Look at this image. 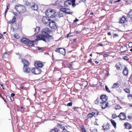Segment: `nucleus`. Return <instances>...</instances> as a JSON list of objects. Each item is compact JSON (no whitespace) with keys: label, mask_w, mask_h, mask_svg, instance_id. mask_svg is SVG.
<instances>
[{"label":"nucleus","mask_w":132,"mask_h":132,"mask_svg":"<svg viewBox=\"0 0 132 132\" xmlns=\"http://www.w3.org/2000/svg\"><path fill=\"white\" fill-rule=\"evenodd\" d=\"M51 32V30L48 28H45L42 30V34L36 36V38L34 40H31L26 38L23 37L20 41L22 43L30 46H34L36 42L39 40H42L47 42L53 39V36L49 35Z\"/></svg>","instance_id":"nucleus-1"},{"label":"nucleus","mask_w":132,"mask_h":132,"mask_svg":"<svg viewBox=\"0 0 132 132\" xmlns=\"http://www.w3.org/2000/svg\"><path fill=\"white\" fill-rule=\"evenodd\" d=\"M100 99L101 100L100 105L102 109H104L108 106L109 103L107 102L108 97L105 95H102L100 96Z\"/></svg>","instance_id":"nucleus-2"},{"label":"nucleus","mask_w":132,"mask_h":132,"mask_svg":"<svg viewBox=\"0 0 132 132\" xmlns=\"http://www.w3.org/2000/svg\"><path fill=\"white\" fill-rule=\"evenodd\" d=\"M15 9L19 13H23L26 12V8L23 5L18 4L15 6Z\"/></svg>","instance_id":"nucleus-3"},{"label":"nucleus","mask_w":132,"mask_h":132,"mask_svg":"<svg viewBox=\"0 0 132 132\" xmlns=\"http://www.w3.org/2000/svg\"><path fill=\"white\" fill-rule=\"evenodd\" d=\"M45 14L48 17L53 18L56 16V13L55 10L48 9L46 11Z\"/></svg>","instance_id":"nucleus-4"},{"label":"nucleus","mask_w":132,"mask_h":132,"mask_svg":"<svg viewBox=\"0 0 132 132\" xmlns=\"http://www.w3.org/2000/svg\"><path fill=\"white\" fill-rule=\"evenodd\" d=\"M128 21L127 17L125 15L123 16L119 20V23L121 24L123 23L124 27H127L128 26Z\"/></svg>","instance_id":"nucleus-5"},{"label":"nucleus","mask_w":132,"mask_h":132,"mask_svg":"<svg viewBox=\"0 0 132 132\" xmlns=\"http://www.w3.org/2000/svg\"><path fill=\"white\" fill-rule=\"evenodd\" d=\"M55 51L57 53H60L64 55H65V49L63 48H57L55 49Z\"/></svg>","instance_id":"nucleus-6"},{"label":"nucleus","mask_w":132,"mask_h":132,"mask_svg":"<svg viewBox=\"0 0 132 132\" xmlns=\"http://www.w3.org/2000/svg\"><path fill=\"white\" fill-rule=\"evenodd\" d=\"M125 66L121 64L120 62H118L116 64L115 67L118 71H121L122 70Z\"/></svg>","instance_id":"nucleus-7"},{"label":"nucleus","mask_w":132,"mask_h":132,"mask_svg":"<svg viewBox=\"0 0 132 132\" xmlns=\"http://www.w3.org/2000/svg\"><path fill=\"white\" fill-rule=\"evenodd\" d=\"M50 21H51L48 17L44 16L42 19L43 22L45 24H48Z\"/></svg>","instance_id":"nucleus-8"},{"label":"nucleus","mask_w":132,"mask_h":132,"mask_svg":"<svg viewBox=\"0 0 132 132\" xmlns=\"http://www.w3.org/2000/svg\"><path fill=\"white\" fill-rule=\"evenodd\" d=\"M118 117L120 119L122 120H125L126 118V114L124 112H121Z\"/></svg>","instance_id":"nucleus-9"},{"label":"nucleus","mask_w":132,"mask_h":132,"mask_svg":"<svg viewBox=\"0 0 132 132\" xmlns=\"http://www.w3.org/2000/svg\"><path fill=\"white\" fill-rule=\"evenodd\" d=\"M43 65V63L40 61L36 62L35 63V65L37 68H42Z\"/></svg>","instance_id":"nucleus-10"},{"label":"nucleus","mask_w":132,"mask_h":132,"mask_svg":"<svg viewBox=\"0 0 132 132\" xmlns=\"http://www.w3.org/2000/svg\"><path fill=\"white\" fill-rule=\"evenodd\" d=\"M23 71L26 73H29L30 72V69L29 66H23Z\"/></svg>","instance_id":"nucleus-11"},{"label":"nucleus","mask_w":132,"mask_h":132,"mask_svg":"<svg viewBox=\"0 0 132 132\" xmlns=\"http://www.w3.org/2000/svg\"><path fill=\"white\" fill-rule=\"evenodd\" d=\"M51 21H50L48 23L50 27L51 28L53 29L56 28V26L55 22L53 21H52L51 22Z\"/></svg>","instance_id":"nucleus-12"},{"label":"nucleus","mask_w":132,"mask_h":132,"mask_svg":"<svg viewBox=\"0 0 132 132\" xmlns=\"http://www.w3.org/2000/svg\"><path fill=\"white\" fill-rule=\"evenodd\" d=\"M61 10L64 12L65 13L68 14H71L72 13V12L70 11V9L68 8H62L61 9Z\"/></svg>","instance_id":"nucleus-13"},{"label":"nucleus","mask_w":132,"mask_h":132,"mask_svg":"<svg viewBox=\"0 0 132 132\" xmlns=\"http://www.w3.org/2000/svg\"><path fill=\"white\" fill-rule=\"evenodd\" d=\"M128 50L127 46L125 45L122 46L120 49V51L121 53L125 52Z\"/></svg>","instance_id":"nucleus-14"},{"label":"nucleus","mask_w":132,"mask_h":132,"mask_svg":"<svg viewBox=\"0 0 132 132\" xmlns=\"http://www.w3.org/2000/svg\"><path fill=\"white\" fill-rule=\"evenodd\" d=\"M21 62L23 64V66H29V63L26 60L23 59L21 60Z\"/></svg>","instance_id":"nucleus-15"},{"label":"nucleus","mask_w":132,"mask_h":132,"mask_svg":"<svg viewBox=\"0 0 132 132\" xmlns=\"http://www.w3.org/2000/svg\"><path fill=\"white\" fill-rule=\"evenodd\" d=\"M124 126L127 129H130L132 127L131 124L128 122H126L125 123Z\"/></svg>","instance_id":"nucleus-16"},{"label":"nucleus","mask_w":132,"mask_h":132,"mask_svg":"<svg viewBox=\"0 0 132 132\" xmlns=\"http://www.w3.org/2000/svg\"><path fill=\"white\" fill-rule=\"evenodd\" d=\"M98 112L96 110H93L91 114H92L93 116L94 117H96L98 115Z\"/></svg>","instance_id":"nucleus-17"},{"label":"nucleus","mask_w":132,"mask_h":132,"mask_svg":"<svg viewBox=\"0 0 132 132\" xmlns=\"http://www.w3.org/2000/svg\"><path fill=\"white\" fill-rule=\"evenodd\" d=\"M31 8L34 10H37L38 9V6L36 4L33 3L31 6Z\"/></svg>","instance_id":"nucleus-18"},{"label":"nucleus","mask_w":132,"mask_h":132,"mask_svg":"<svg viewBox=\"0 0 132 132\" xmlns=\"http://www.w3.org/2000/svg\"><path fill=\"white\" fill-rule=\"evenodd\" d=\"M16 18L15 16L13 17L12 20H10L7 22L9 24H13L16 21Z\"/></svg>","instance_id":"nucleus-19"},{"label":"nucleus","mask_w":132,"mask_h":132,"mask_svg":"<svg viewBox=\"0 0 132 132\" xmlns=\"http://www.w3.org/2000/svg\"><path fill=\"white\" fill-rule=\"evenodd\" d=\"M123 73L124 75L126 76L128 75V68L126 67H125L123 71Z\"/></svg>","instance_id":"nucleus-20"},{"label":"nucleus","mask_w":132,"mask_h":132,"mask_svg":"<svg viewBox=\"0 0 132 132\" xmlns=\"http://www.w3.org/2000/svg\"><path fill=\"white\" fill-rule=\"evenodd\" d=\"M120 86V84L118 82L114 83L112 86V88H117Z\"/></svg>","instance_id":"nucleus-21"},{"label":"nucleus","mask_w":132,"mask_h":132,"mask_svg":"<svg viewBox=\"0 0 132 132\" xmlns=\"http://www.w3.org/2000/svg\"><path fill=\"white\" fill-rule=\"evenodd\" d=\"M71 4V2L69 0H68L64 2V5L65 6H67Z\"/></svg>","instance_id":"nucleus-22"},{"label":"nucleus","mask_w":132,"mask_h":132,"mask_svg":"<svg viewBox=\"0 0 132 132\" xmlns=\"http://www.w3.org/2000/svg\"><path fill=\"white\" fill-rule=\"evenodd\" d=\"M102 127L104 130H107L110 129L109 124L108 123H106L105 125L103 126Z\"/></svg>","instance_id":"nucleus-23"},{"label":"nucleus","mask_w":132,"mask_h":132,"mask_svg":"<svg viewBox=\"0 0 132 132\" xmlns=\"http://www.w3.org/2000/svg\"><path fill=\"white\" fill-rule=\"evenodd\" d=\"M42 72L41 70L39 68H36L35 74L38 75L40 74Z\"/></svg>","instance_id":"nucleus-24"},{"label":"nucleus","mask_w":132,"mask_h":132,"mask_svg":"<svg viewBox=\"0 0 132 132\" xmlns=\"http://www.w3.org/2000/svg\"><path fill=\"white\" fill-rule=\"evenodd\" d=\"M127 16L128 18H130L132 17V9H131L130 11L127 13Z\"/></svg>","instance_id":"nucleus-25"},{"label":"nucleus","mask_w":132,"mask_h":132,"mask_svg":"<svg viewBox=\"0 0 132 132\" xmlns=\"http://www.w3.org/2000/svg\"><path fill=\"white\" fill-rule=\"evenodd\" d=\"M101 100L100 99V98H99L98 97L97 98L96 100L95 101V104H98L99 103H101Z\"/></svg>","instance_id":"nucleus-26"},{"label":"nucleus","mask_w":132,"mask_h":132,"mask_svg":"<svg viewBox=\"0 0 132 132\" xmlns=\"http://www.w3.org/2000/svg\"><path fill=\"white\" fill-rule=\"evenodd\" d=\"M110 121L113 126L114 128H116V127L117 124L115 121L112 119H111Z\"/></svg>","instance_id":"nucleus-27"},{"label":"nucleus","mask_w":132,"mask_h":132,"mask_svg":"<svg viewBox=\"0 0 132 132\" xmlns=\"http://www.w3.org/2000/svg\"><path fill=\"white\" fill-rule=\"evenodd\" d=\"M64 12H63L60 10V11L59 12V16L60 17H62L64 15Z\"/></svg>","instance_id":"nucleus-28"},{"label":"nucleus","mask_w":132,"mask_h":132,"mask_svg":"<svg viewBox=\"0 0 132 132\" xmlns=\"http://www.w3.org/2000/svg\"><path fill=\"white\" fill-rule=\"evenodd\" d=\"M122 108L119 105H117L115 106L114 109L116 110H119L121 109Z\"/></svg>","instance_id":"nucleus-29"},{"label":"nucleus","mask_w":132,"mask_h":132,"mask_svg":"<svg viewBox=\"0 0 132 132\" xmlns=\"http://www.w3.org/2000/svg\"><path fill=\"white\" fill-rule=\"evenodd\" d=\"M70 1L71 2V3H72V6L74 7L76 5V4L75 3L76 1L75 0H70Z\"/></svg>","instance_id":"nucleus-30"},{"label":"nucleus","mask_w":132,"mask_h":132,"mask_svg":"<svg viewBox=\"0 0 132 132\" xmlns=\"http://www.w3.org/2000/svg\"><path fill=\"white\" fill-rule=\"evenodd\" d=\"M80 128L82 130V132H87L86 131L85 128H84V125H82L81 127Z\"/></svg>","instance_id":"nucleus-31"},{"label":"nucleus","mask_w":132,"mask_h":132,"mask_svg":"<svg viewBox=\"0 0 132 132\" xmlns=\"http://www.w3.org/2000/svg\"><path fill=\"white\" fill-rule=\"evenodd\" d=\"M14 37L15 38H16V39H19L20 37L19 35V34L17 33L15 34L14 35Z\"/></svg>","instance_id":"nucleus-32"},{"label":"nucleus","mask_w":132,"mask_h":132,"mask_svg":"<svg viewBox=\"0 0 132 132\" xmlns=\"http://www.w3.org/2000/svg\"><path fill=\"white\" fill-rule=\"evenodd\" d=\"M8 54L6 53V52H5L4 53L3 55V58H6L8 56Z\"/></svg>","instance_id":"nucleus-33"},{"label":"nucleus","mask_w":132,"mask_h":132,"mask_svg":"<svg viewBox=\"0 0 132 132\" xmlns=\"http://www.w3.org/2000/svg\"><path fill=\"white\" fill-rule=\"evenodd\" d=\"M124 91L126 93H130V90L128 88H126L123 89Z\"/></svg>","instance_id":"nucleus-34"},{"label":"nucleus","mask_w":132,"mask_h":132,"mask_svg":"<svg viewBox=\"0 0 132 132\" xmlns=\"http://www.w3.org/2000/svg\"><path fill=\"white\" fill-rule=\"evenodd\" d=\"M57 125L60 128L62 129L63 130L65 129L64 127L62 125L60 124H58Z\"/></svg>","instance_id":"nucleus-35"},{"label":"nucleus","mask_w":132,"mask_h":132,"mask_svg":"<svg viewBox=\"0 0 132 132\" xmlns=\"http://www.w3.org/2000/svg\"><path fill=\"white\" fill-rule=\"evenodd\" d=\"M93 116L92 114H91V113H90L88 114L87 116V118L88 119H89L92 118Z\"/></svg>","instance_id":"nucleus-36"},{"label":"nucleus","mask_w":132,"mask_h":132,"mask_svg":"<svg viewBox=\"0 0 132 132\" xmlns=\"http://www.w3.org/2000/svg\"><path fill=\"white\" fill-rule=\"evenodd\" d=\"M36 68H32L31 70V71L32 73H33L35 74Z\"/></svg>","instance_id":"nucleus-37"},{"label":"nucleus","mask_w":132,"mask_h":132,"mask_svg":"<svg viewBox=\"0 0 132 132\" xmlns=\"http://www.w3.org/2000/svg\"><path fill=\"white\" fill-rule=\"evenodd\" d=\"M36 68H32L31 70V71L32 73H33L35 74Z\"/></svg>","instance_id":"nucleus-38"},{"label":"nucleus","mask_w":132,"mask_h":132,"mask_svg":"<svg viewBox=\"0 0 132 132\" xmlns=\"http://www.w3.org/2000/svg\"><path fill=\"white\" fill-rule=\"evenodd\" d=\"M118 117V116L115 114H113L112 116V118L113 119H115L117 117Z\"/></svg>","instance_id":"nucleus-39"},{"label":"nucleus","mask_w":132,"mask_h":132,"mask_svg":"<svg viewBox=\"0 0 132 132\" xmlns=\"http://www.w3.org/2000/svg\"><path fill=\"white\" fill-rule=\"evenodd\" d=\"M105 88L106 91L108 93H110L111 91L109 89V88L107 87V86H105Z\"/></svg>","instance_id":"nucleus-40"},{"label":"nucleus","mask_w":132,"mask_h":132,"mask_svg":"<svg viewBox=\"0 0 132 132\" xmlns=\"http://www.w3.org/2000/svg\"><path fill=\"white\" fill-rule=\"evenodd\" d=\"M122 58L123 59L126 60H128L129 59V58L127 56H123V57Z\"/></svg>","instance_id":"nucleus-41"},{"label":"nucleus","mask_w":132,"mask_h":132,"mask_svg":"<svg viewBox=\"0 0 132 132\" xmlns=\"http://www.w3.org/2000/svg\"><path fill=\"white\" fill-rule=\"evenodd\" d=\"M128 97V98H130L132 99V95L130 94H129L127 96Z\"/></svg>","instance_id":"nucleus-42"},{"label":"nucleus","mask_w":132,"mask_h":132,"mask_svg":"<svg viewBox=\"0 0 132 132\" xmlns=\"http://www.w3.org/2000/svg\"><path fill=\"white\" fill-rule=\"evenodd\" d=\"M72 105V102H70V103H68L67 104L68 106H71Z\"/></svg>","instance_id":"nucleus-43"},{"label":"nucleus","mask_w":132,"mask_h":132,"mask_svg":"<svg viewBox=\"0 0 132 132\" xmlns=\"http://www.w3.org/2000/svg\"><path fill=\"white\" fill-rule=\"evenodd\" d=\"M71 32H70L67 35V38H68L69 37H70L71 36H72V35H71Z\"/></svg>","instance_id":"nucleus-44"},{"label":"nucleus","mask_w":132,"mask_h":132,"mask_svg":"<svg viewBox=\"0 0 132 132\" xmlns=\"http://www.w3.org/2000/svg\"><path fill=\"white\" fill-rule=\"evenodd\" d=\"M128 46L129 47H132V43H130L128 44Z\"/></svg>","instance_id":"nucleus-45"},{"label":"nucleus","mask_w":132,"mask_h":132,"mask_svg":"<svg viewBox=\"0 0 132 132\" xmlns=\"http://www.w3.org/2000/svg\"><path fill=\"white\" fill-rule=\"evenodd\" d=\"M118 35L116 34H114V35H113V38H115L117 37L118 36Z\"/></svg>","instance_id":"nucleus-46"},{"label":"nucleus","mask_w":132,"mask_h":132,"mask_svg":"<svg viewBox=\"0 0 132 132\" xmlns=\"http://www.w3.org/2000/svg\"><path fill=\"white\" fill-rule=\"evenodd\" d=\"M10 99L11 101H14V99L13 98V97H10Z\"/></svg>","instance_id":"nucleus-47"},{"label":"nucleus","mask_w":132,"mask_h":132,"mask_svg":"<svg viewBox=\"0 0 132 132\" xmlns=\"http://www.w3.org/2000/svg\"><path fill=\"white\" fill-rule=\"evenodd\" d=\"M103 56L104 57H107L109 56V55L107 54H105Z\"/></svg>","instance_id":"nucleus-48"},{"label":"nucleus","mask_w":132,"mask_h":132,"mask_svg":"<svg viewBox=\"0 0 132 132\" xmlns=\"http://www.w3.org/2000/svg\"><path fill=\"white\" fill-rule=\"evenodd\" d=\"M61 132H69V131H68L66 129H64L63 130H62V131Z\"/></svg>","instance_id":"nucleus-49"},{"label":"nucleus","mask_w":132,"mask_h":132,"mask_svg":"<svg viewBox=\"0 0 132 132\" xmlns=\"http://www.w3.org/2000/svg\"><path fill=\"white\" fill-rule=\"evenodd\" d=\"M97 45L98 46H103V44H102L98 43L97 44Z\"/></svg>","instance_id":"nucleus-50"},{"label":"nucleus","mask_w":132,"mask_h":132,"mask_svg":"<svg viewBox=\"0 0 132 132\" xmlns=\"http://www.w3.org/2000/svg\"><path fill=\"white\" fill-rule=\"evenodd\" d=\"M77 108H78V107H74L73 108V109L75 111H76L77 110Z\"/></svg>","instance_id":"nucleus-51"},{"label":"nucleus","mask_w":132,"mask_h":132,"mask_svg":"<svg viewBox=\"0 0 132 132\" xmlns=\"http://www.w3.org/2000/svg\"><path fill=\"white\" fill-rule=\"evenodd\" d=\"M92 62V59H90L89 60H88L87 61L88 63H91Z\"/></svg>","instance_id":"nucleus-52"},{"label":"nucleus","mask_w":132,"mask_h":132,"mask_svg":"<svg viewBox=\"0 0 132 132\" xmlns=\"http://www.w3.org/2000/svg\"><path fill=\"white\" fill-rule=\"evenodd\" d=\"M128 117L129 119H132V116H131L130 115H129L128 116Z\"/></svg>","instance_id":"nucleus-53"},{"label":"nucleus","mask_w":132,"mask_h":132,"mask_svg":"<svg viewBox=\"0 0 132 132\" xmlns=\"http://www.w3.org/2000/svg\"><path fill=\"white\" fill-rule=\"evenodd\" d=\"M78 20H79L77 19V18H76L75 20H74L73 21V22H77L78 21Z\"/></svg>","instance_id":"nucleus-54"},{"label":"nucleus","mask_w":132,"mask_h":132,"mask_svg":"<svg viewBox=\"0 0 132 132\" xmlns=\"http://www.w3.org/2000/svg\"><path fill=\"white\" fill-rule=\"evenodd\" d=\"M15 94L14 93H12L11 94V97H13V96H15Z\"/></svg>","instance_id":"nucleus-55"},{"label":"nucleus","mask_w":132,"mask_h":132,"mask_svg":"<svg viewBox=\"0 0 132 132\" xmlns=\"http://www.w3.org/2000/svg\"><path fill=\"white\" fill-rule=\"evenodd\" d=\"M3 37V35L1 34L0 33V39H1V38H2Z\"/></svg>","instance_id":"nucleus-56"},{"label":"nucleus","mask_w":132,"mask_h":132,"mask_svg":"<svg viewBox=\"0 0 132 132\" xmlns=\"http://www.w3.org/2000/svg\"><path fill=\"white\" fill-rule=\"evenodd\" d=\"M92 132H97V130L96 129H94L92 130Z\"/></svg>","instance_id":"nucleus-57"},{"label":"nucleus","mask_w":132,"mask_h":132,"mask_svg":"<svg viewBox=\"0 0 132 132\" xmlns=\"http://www.w3.org/2000/svg\"><path fill=\"white\" fill-rule=\"evenodd\" d=\"M38 49L39 50H43V49L42 48L38 47Z\"/></svg>","instance_id":"nucleus-58"},{"label":"nucleus","mask_w":132,"mask_h":132,"mask_svg":"<svg viewBox=\"0 0 132 132\" xmlns=\"http://www.w3.org/2000/svg\"><path fill=\"white\" fill-rule=\"evenodd\" d=\"M121 1V0H118L117 1H116L114 2V3H116L117 2H118L120 1Z\"/></svg>","instance_id":"nucleus-59"},{"label":"nucleus","mask_w":132,"mask_h":132,"mask_svg":"<svg viewBox=\"0 0 132 132\" xmlns=\"http://www.w3.org/2000/svg\"><path fill=\"white\" fill-rule=\"evenodd\" d=\"M72 65L71 64H69V68H70L72 67Z\"/></svg>","instance_id":"nucleus-60"},{"label":"nucleus","mask_w":132,"mask_h":132,"mask_svg":"<svg viewBox=\"0 0 132 132\" xmlns=\"http://www.w3.org/2000/svg\"><path fill=\"white\" fill-rule=\"evenodd\" d=\"M99 84H100V86L101 87L103 85H102V83H101V82H99Z\"/></svg>","instance_id":"nucleus-61"},{"label":"nucleus","mask_w":132,"mask_h":132,"mask_svg":"<svg viewBox=\"0 0 132 132\" xmlns=\"http://www.w3.org/2000/svg\"><path fill=\"white\" fill-rule=\"evenodd\" d=\"M77 34H79L80 33V32L79 31H77L76 32Z\"/></svg>","instance_id":"nucleus-62"},{"label":"nucleus","mask_w":132,"mask_h":132,"mask_svg":"<svg viewBox=\"0 0 132 132\" xmlns=\"http://www.w3.org/2000/svg\"><path fill=\"white\" fill-rule=\"evenodd\" d=\"M107 34L109 36H110L111 35V33L110 32H108Z\"/></svg>","instance_id":"nucleus-63"},{"label":"nucleus","mask_w":132,"mask_h":132,"mask_svg":"<svg viewBox=\"0 0 132 132\" xmlns=\"http://www.w3.org/2000/svg\"><path fill=\"white\" fill-rule=\"evenodd\" d=\"M87 29H88V28H86V27H85V28H83V30H86Z\"/></svg>","instance_id":"nucleus-64"}]
</instances>
